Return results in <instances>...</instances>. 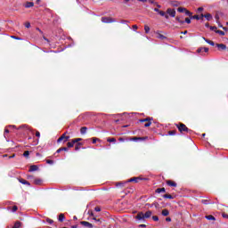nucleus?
<instances>
[{
    "label": "nucleus",
    "instance_id": "f257e3e1",
    "mask_svg": "<svg viewBox=\"0 0 228 228\" xmlns=\"http://www.w3.org/2000/svg\"><path fill=\"white\" fill-rule=\"evenodd\" d=\"M151 216H152V211L151 210H148L145 214L143 212H139L135 216V220H138V222H145V219L151 218Z\"/></svg>",
    "mask_w": 228,
    "mask_h": 228
},
{
    "label": "nucleus",
    "instance_id": "f03ea898",
    "mask_svg": "<svg viewBox=\"0 0 228 228\" xmlns=\"http://www.w3.org/2000/svg\"><path fill=\"white\" fill-rule=\"evenodd\" d=\"M175 127H177L179 133H181V134H186V133H189V134H191V133H193V131H191V129L188 128V126H186V125H184V123H177L175 124Z\"/></svg>",
    "mask_w": 228,
    "mask_h": 228
},
{
    "label": "nucleus",
    "instance_id": "7ed1b4c3",
    "mask_svg": "<svg viewBox=\"0 0 228 228\" xmlns=\"http://www.w3.org/2000/svg\"><path fill=\"white\" fill-rule=\"evenodd\" d=\"M152 120H154L153 118H142V119H139V122L141 124H143V123H146L147 124H144V127H151V126H152Z\"/></svg>",
    "mask_w": 228,
    "mask_h": 228
},
{
    "label": "nucleus",
    "instance_id": "20e7f679",
    "mask_svg": "<svg viewBox=\"0 0 228 228\" xmlns=\"http://www.w3.org/2000/svg\"><path fill=\"white\" fill-rule=\"evenodd\" d=\"M145 140H149V137L144 136V137H130L129 138L130 142H145Z\"/></svg>",
    "mask_w": 228,
    "mask_h": 228
},
{
    "label": "nucleus",
    "instance_id": "39448f33",
    "mask_svg": "<svg viewBox=\"0 0 228 228\" xmlns=\"http://www.w3.org/2000/svg\"><path fill=\"white\" fill-rule=\"evenodd\" d=\"M102 22L104 24H111V22H115V20H113L111 17H102Z\"/></svg>",
    "mask_w": 228,
    "mask_h": 228
},
{
    "label": "nucleus",
    "instance_id": "423d86ee",
    "mask_svg": "<svg viewBox=\"0 0 228 228\" xmlns=\"http://www.w3.org/2000/svg\"><path fill=\"white\" fill-rule=\"evenodd\" d=\"M81 225H84V227H88V228H94V224L92 223H89L87 221H82L80 222Z\"/></svg>",
    "mask_w": 228,
    "mask_h": 228
},
{
    "label": "nucleus",
    "instance_id": "0eeeda50",
    "mask_svg": "<svg viewBox=\"0 0 228 228\" xmlns=\"http://www.w3.org/2000/svg\"><path fill=\"white\" fill-rule=\"evenodd\" d=\"M167 186H171L173 188H177V183L172 180H167L166 181Z\"/></svg>",
    "mask_w": 228,
    "mask_h": 228
},
{
    "label": "nucleus",
    "instance_id": "6e6552de",
    "mask_svg": "<svg viewBox=\"0 0 228 228\" xmlns=\"http://www.w3.org/2000/svg\"><path fill=\"white\" fill-rule=\"evenodd\" d=\"M140 181H143L142 177H133L128 180V183H139Z\"/></svg>",
    "mask_w": 228,
    "mask_h": 228
},
{
    "label": "nucleus",
    "instance_id": "1a4fd4ad",
    "mask_svg": "<svg viewBox=\"0 0 228 228\" xmlns=\"http://www.w3.org/2000/svg\"><path fill=\"white\" fill-rule=\"evenodd\" d=\"M167 13H168V15H170V17H175V9L168 8L167 10Z\"/></svg>",
    "mask_w": 228,
    "mask_h": 228
},
{
    "label": "nucleus",
    "instance_id": "9d476101",
    "mask_svg": "<svg viewBox=\"0 0 228 228\" xmlns=\"http://www.w3.org/2000/svg\"><path fill=\"white\" fill-rule=\"evenodd\" d=\"M207 19V20H211L213 19V16L211 13H207V14H201V19Z\"/></svg>",
    "mask_w": 228,
    "mask_h": 228
},
{
    "label": "nucleus",
    "instance_id": "9b49d317",
    "mask_svg": "<svg viewBox=\"0 0 228 228\" xmlns=\"http://www.w3.org/2000/svg\"><path fill=\"white\" fill-rule=\"evenodd\" d=\"M156 37L157 38H159V40H167V37H165L163 34H161L160 32H157L156 33Z\"/></svg>",
    "mask_w": 228,
    "mask_h": 228
},
{
    "label": "nucleus",
    "instance_id": "f8f14e48",
    "mask_svg": "<svg viewBox=\"0 0 228 228\" xmlns=\"http://www.w3.org/2000/svg\"><path fill=\"white\" fill-rule=\"evenodd\" d=\"M216 47H218V49H221V51H225V49H227V45H225L224 44H216Z\"/></svg>",
    "mask_w": 228,
    "mask_h": 228
},
{
    "label": "nucleus",
    "instance_id": "ddd939ff",
    "mask_svg": "<svg viewBox=\"0 0 228 228\" xmlns=\"http://www.w3.org/2000/svg\"><path fill=\"white\" fill-rule=\"evenodd\" d=\"M67 134V132H65L64 134H61V137H59V139L57 140V143H60L61 142H65V136Z\"/></svg>",
    "mask_w": 228,
    "mask_h": 228
},
{
    "label": "nucleus",
    "instance_id": "4468645a",
    "mask_svg": "<svg viewBox=\"0 0 228 228\" xmlns=\"http://www.w3.org/2000/svg\"><path fill=\"white\" fill-rule=\"evenodd\" d=\"M37 170H38V166L32 165V166H30L28 172H37Z\"/></svg>",
    "mask_w": 228,
    "mask_h": 228
},
{
    "label": "nucleus",
    "instance_id": "2eb2a0df",
    "mask_svg": "<svg viewBox=\"0 0 228 228\" xmlns=\"http://www.w3.org/2000/svg\"><path fill=\"white\" fill-rule=\"evenodd\" d=\"M19 182L21 183V184H27V186H30L31 183H29V182H28L27 180H25L24 178H20L19 179Z\"/></svg>",
    "mask_w": 228,
    "mask_h": 228
},
{
    "label": "nucleus",
    "instance_id": "dca6fc26",
    "mask_svg": "<svg viewBox=\"0 0 228 228\" xmlns=\"http://www.w3.org/2000/svg\"><path fill=\"white\" fill-rule=\"evenodd\" d=\"M65 151V152H67L68 151H69V148H67V147H61V148H59L57 151H56V153L57 154H60V152H61V151Z\"/></svg>",
    "mask_w": 228,
    "mask_h": 228
},
{
    "label": "nucleus",
    "instance_id": "f3484780",
    "mask_svg": "<svg viewBox=\"0 0 228 228\" xmlns=\"http://www.w3.org/2000/svg\"><path fill=\"white\" fill-rule=\"evenodd\" d=\"M43 180L40 178H36L34 179V184H37V186H40V184H42Z\"/></svg>",
    "mask_w": 228,
    "mask_h": 228
},
{
    "label": "nucleus",
    "instance_id": "a211bd4d",
    "mask_svg": "<svg viewBox=\"0 0 228 228\" xmlns=\"http://www.w3.org/2000/svg\"><path fill=\"white\" fill-rule=\"evenodd\" d=\"M33 6H35V3L33 2H27L25 4V8H33Z\"/></svg>",
    "mask_w": 228,
    "mask_h": 228
},
{
    "label": "nucleus",
    "instance_id": "6ab92c4d",
    "mask_svg": "<svg viewBox=\"0 0 228 228\" xmlns=\"http://www.w3.org/2000/svg\"><path fill=\"white\" fill-rule=\"evenodd\" d=\"M165 191H167V190L163 187V188H158L155 191V193H165Z\"/></svg>",
    "mask_w": 228,
    "mask_h": 228
},
{
    "label": "nucleus",
    "instance_id": "aec40b11",
    "mask_svg": "<svg viewBox=\"0 0 228 228\" xmlns=\"http://www.w3.org/2000/svg\"><path fill=\"white\" fill-rule=\"evenodd\" d=\"M86 131H88V127H86V126H82L80 128L81 134H86Z\"/></svg>",
    "mask_w": 228,
    "mask_h": 228
},
{
    "label": "nucleus",
    "instance_id": "412c9836",
    "mask_svg": "<svg viewBox=\"0 0 228 228\" xmlns=\"http://www.w3.org/2000/svg\"><path fill=\"white\" fill-rule=\"evenodd\" d=\"M191 19H195L196 20H203L202 14H200V16L199 15L191 16Z\"/></svg>",
    "mask_w": 228,
    "mask_h": 228
},
{
    "label": "nucleus",
    "instance_id": "4be33fe9",
    "mask_svg": "<svg viewBox=\"0 0 228 228\" xmlns=\"http://www.w3.org/2000/svg\"><path fill=\"white\" fill-rule=\"evenodd\" d=\"M75 143H76V142H74V139H72L71 142H69L67 143V147H68L69 149H70V148L74 147V144H75Z\"/></svg>",
    "mask_w": 228,
    "mask_h": 228
},
{
    "label": "nucleus",
    "instance_id": "5701e85b",
    "mask_svg": "<svg viewBox=\"0 0 228 228\" xmlns=\"http://www.w3.org/2000/svg\"><path fill=\"white\" fill-rule=\"evenodd\" d=\"M170 215V211L168 209H163L162 210V216H168Z\"/></svg>",
    "mask_w": 228,
    "mask_h": 228
},
{
    "label": "nucleus",
    "instance_id": "b1692460",
    "mask_svg": "<svg viewBox=\"0 0 228 228\" xmlns=\"http://www.w3.org/2000/svg\"><path fill=\"white\" fill-rule=\"evenodd\" d=\"M203 40H205V42H207V44H209V45H212V46L215 45V42H213L209 39H206V37H203Z\"/></svg>",
    "mask_w": 228,
    "mask_h": 228
},
{
    "label": "nucleus",
    "instance_id": "393cba45",
    "mask_svg": "<svg viewBox=\"0 0 228 228\" xmlns=\"http://www.w3.org/2000/svg\"><path fill=\"white\" fill-rule=\"evenodd\" d=\"M20 225H22V224L20 223V221H17L14 225L12 226V228H20Z\"/></svg>",
    "mask_w": 228,
    "mask_h": 228
},
{
    "label": "nucleus",
    "instance_id": "a878e982",
    "mask_svg": "<svg viewBox=\"0 0 228 228\" xmlns=\"http://www.w3.org/2000/svg\"><path fill=\"white\" fill-rule=\"evenodd\" d=\"M159 14H160L161 17H165V19H168V15L163 11H159Z\"/></svg>",
    "mask_w": 228,
    "mask_h": 228
},
{
    "label": "nucleus",
    "instance_id": "bb28decb",
    "mask_svg": "<svg viewBox=\"0 0 228 228\" xmlns=\"http://www.w3.org/2000/svg\"><path fill=\"white\" fill-rule=\"evenodd\" d=\"M81 145H83V143L81 142H77L75 145V151H79L81 149Z\"/></svg>",
    "mask_w": 228,
    "mask_h": 228
},
{
    "label": "nucleus",
    "instance_id": "cd10ccee",
    "mask_svg": "<svg viewBox=\"0 0 228 228\" xmlns=\"http://www.w3.org/2000/svg\"><path fill=\"white\" fill-rule=\"evenodd\" d=\"M205 218H207V220H213V221L216 220V218H215V216L211 215L206 216Z\"/></svg>",
    "mask_w": 228,
    "mask_h": 228
},
{
    "label": "nucleus",
    "instance_id": "c85d7f7f",
    "mask_svg": "<svg viewBox=\"0 0 228 228\" xmlns=\"http://www.w3.org/2000/svg\"><path fill=\"white\" fill-rule=\"evenodd\" d=\"M107 142H109L110 143L115 142H117V139H115V137H109L107 138Z\"/></svg>",
    "mask_w": 228,
    "mask_h": 228
},
{
    "label": "nucleus",
    "instance_id": "c756f323",
    "mask_svg": "<svg viewBox=\"0 0 228 228\" xmlns=\"http://www.w3.org/2000/svg\"><path fill=\"white\" fill-rule=\"evenodd\" d=\"M65 220V215L64 214H60L59 215V222H63Z\"/></svg>",
    "mask_w": 228,
    "mask_h": 228
},
{
    "label": "nucleus",
    "instance_id": "7c9ffc66",
    "mask_svg": "<svg viewBox=\"0 0 228 228\" xmlns=\"http://www.w3.org/2000/svg\"><path fill=\"white\" fill-rule=\"evenodd\" d=\"M176 133H177V131L171 130V131L168 132V134H169V136H175Z\"/></svg>",
    "mask_w": 228,
    "mask_h": 228
},
{
    "label": "nucleus",
    "instance_id": "2f4dec72",
    "mask_svg": "<svg viewBox=\"0 0 228 228\" xmlns=\"http://www.w3.org/2000/svg\"><path fill=\"white\" fill-rule=\"evenodd\" d=\"M177 12H179L180 13H183V12H186V8H184V7H178Z\"/></svg>",
    "mask_w": 228,
    "mask_h": 228
},
{
    "label": "nucleus",
    "instance_id": "473e14b6",
    "mask_svg": "<svg viewBox=\"0 0 228 228\" xmlns=\"http://www.w3.org/2000/svg\"><path fill=\"white\" fill-rule=\"evenodd\" d=\"M216 33H217L218 35H220L221 37H225V32L222 31V30H216Z\"/></svg>",
    "mask_w": 228,
    "mask_h": 228
},
{
    "label": "nucleus",
    "instance_id": "72a5a7b5",
    "mask_svg": "<svg viewBox=\"0 0 228 228\" xmlns=\"http://www.w3.org/2000/svg\"><path fill=\"white\" fill-rule=\"evenodd\" d=\"M164 199H174V196H172V194H165L163 196Z\"/></svg>",
    "mask_w": 228,
    "mask_h": 228
},
{
    "label": "nucleus",
    "instance_id": "f704fd0d",
    "mask_svg": "<svg viewBox=\"0 0 228 228\" xmlns=\"http://www.w3.org/2000/svg\"><path fill=\"white\" fill-rule=\"evenodd\" d=\"M175 20H177V22H179L180 24H184V21L181 20V17L177 16L175 18Z\"/></svg>",
    "mask_w": 228,
    "mask_h": 228
},
{
    "label": "nucleus",
    "instance_id": "c9c22d12",
    "mask_svg": "<svg viewBox=\"0 0 228 228\" xmlns=\"http://www.w3.org/2000/svg\"><path fill=\"white\" fill-rule=\"evenodd\" d=\"M23 156L24 158H29V151H25Z\"/></svg>",
    "mask_w": 228,
    "mask_h": 228
},
{
    "label": "nucleus",
    "instance_id": "e433bc0d",
    "mask_svg": "<svg viewBox=\"0 0 228 228\" xmlns=\"http://www.w3.org/2000/svg\"><path fill=\"white\" fill-rule=\"evenodd\" d=\"M144 31H145V33H149V31H151V28L148 25H145Z\"/></svg>",
    "mask_w": 228,
    "mask_h": 228
},
{
    "label": "nucleus",
    "instance_id": "4c0bfd02",
    "mask_svg": "<svg viewBox=\"0 0 228 228\" xmlns=\"http://www.w3.org/2000/svg\"><path fill=\"white\" fill-rule=\"evenodd\" d=\"M201 204H205V206H208V204H209V200H202Z\"/></svg>",
    "mask_w": 228,
    "mask_h": 228
},
{
    "label": "nucleus",
    "instance_id": "58836bf2",
    "mask_svg": "<svg viewBox=\"0 0 228 228\" xmlns=\"http://www.w3.org/2000/svg\"><path fill=\"white\" fill-rule=\"evenodd\" d=\"M46 163H47L48 165H54V160L46 159Z\"/></svg>",
    "mask_w": 228,
    "mask_h": 228
},
{
    "label": "nucleus",
    "instance_id": "ea45409f",
    "mask_svg": "<svg viewBox=\"0 0 228 228\" xmlns=\"http://www.w3.org/2000/svg\"><path fill=\"white\" fill-rule=\"evenodd\" d=\"M83 139L81 138H76V139H73V142H75V143H79V142H81Z\"/></svg>",
    "mask_w": 228,
    "mask_h": 228
},
{
    "label": "nucleus",
    "instance_id": "a19ab883",
    "mask_svg": "<svg viewBox=\"0 0 228 228\" xmlns=\"http://www.w3.org/2000/svg\"><path fill=\"white\" fill-rule=\"evenodd\" d=\"M152 220H153L154 222H158V221L159 220V217H158V216H152Z\"/></svg>",
    "mask_w": 228,
    "mask_h": 228
},
{
    "label": "nucleus",
    "instance_id": "79ce46f5",
    "mask_svg": "<svg viewBox=\"0 0 228 228\" xmlns=\"http://www.w3.org/2000/svg\"><path fill=\"white\" fill-rule=\"evenodd\" d=\"M47 224H54V221L51 218L46 219Z\"/></svg>",
    "mask_w": 228,
    "mask_h": 228
},
{
    "label": "nucleus",
    "instance_id": "37998d69",
    "mask_svg": "<svg viewBox=\"0 0 228 228\" xmlns=\"http://www.w3.org/2000/svg\"><path fill=\"white\" fill-rule=\"evenodd\" d=\"M185 14L188 15L189 17H191L192 15L191 12L188 11L187 9L185 11Z\"/></svg>",
    "mask_w": 228,
    "mask_h": 228
},
{
    "label": "nucleus",
    "instance_id": "c03bdc74",
    "mask_svg": "<svg viewBox=\"0 0 228 228\" xmlns=\"http://www.w3.org/2000/svg\"><path fill=\"white\" fill-rule=\"evenodd\" d=\"M209 28L211 29V31H218V29H216V27L210 26Z\"/></svg>",
    "mask_w": 228,
    "mask_h": 228
},
{
    "label": "nucleus",
    "instance_id": "a18cd8bd",
    "mask_svg": "<svg viewBox=\"0 0 228 228\" xmlns=\"http://www.w3.org/2000/svg\"><path fill=\"white\" fill-rule=\"evenodd\" d=\"M185 22L187 24H191V20L190 18H185Z\"/></svg>",
    "mask_w": 228,
    "mask_h": 228
},
{
    "label": "nucleus",
    "instance_id": "49530a36",
    "mask_svg": "<svg viewBox=\"0 0 228 228\" xmlns=\"http://www.w3.org/2000/svg\"><path fill=\"white\" fill-rule=\"evenodd\" d=\"M96 223L98 224V225H101L102 224V219L101 218L97 219Z\"/></svg>",
    "mask_w": 228,
    "mask_h": 228
},
{
    "label": "nucleus",
    "instance_id": "de8ad7c7",
    "mask_svg": "<svg viewBox=\"0 0 228 228\" xmlns=\"http://www.w3.org/2000/svg\"><path fill=\"white\" fill-rule=\"evenodd\" d=\"M17 209H19V208L17 206H13L12 207V213H15V211H17Z\"/></svg>",
    "mask_w": 228,
    "mask_h": 228
},
{
    "label": "nucleus",
    "instance_id": "09e8293b",
    "mask_svg": "<svg viewBox=\"0 0 228 228\" xmlns=\"http://www.w3.org/2000/svg\"><path fill=\"white\" fill-rule=\"evenodd\" d=\"M94 211H96L97 213H99L101 211V207H95L94 208Z\"/></svg>",
    "mask_w": 228,
    "mask_h": 228
},
{
    "label": "nucleus",
    "instance_id": "8fccbe9b",
    "mask_svg": "<svg viewBox=\"0 0 228 228\" xmlns=\"http://www.w3.org/2000/svg\"><path fill=\"white\" fill-rule=\"evenodd\" d=\"M25 27L28 28H31V23L29 22L25 23Z\"/></svg>",
    "mask_w": 228,
    "mask_h": 228
},
{
    "label": "nucleus",
    "instance_id": "3c124183",
    "mask_svg": "<svg viewBox=\"0 0 228 228\" xmlns=\"http://www.w3.org/2000/svg\"><path fill=\"white\" fill-rule=\"evenodd\" d=\"M11 38H13L14 40H20V37H17V36H12Z\"/></svg>",
    "mask_w": 228,
    "mask_h": 228
},
{
    "label": "nucleus",
    "instance_id": "603ef678",
    "mask_svg": "<svg viewBox=\"0 0 228 228\" xmlns=\"http://www.w3.org/2000/svg\"><path fill=\"white\" fill-rule=\"evenodd\" d=\"M70 139V136H69V135H65V140H64V142H69V140Z\"/></svg>",
    "mask_w": 228,
    "mask_h": 228
},
{
    "label": "nucleus",
    "instance_id": "864d4df0",
    "mask_svg": "<svg viewBox=\"0 0 228 228\" xmlns=\"http://www.w3.org/2000/svg\"><path fill=\"white\" fill-rule=\"evenodd\" d=\"M203 51H204V53H208V52H209V48H208V47H203Z\"/></svg>",
    "mask_w": 228,
    "mask_h": 228
},
{
    "label": "nucleus",
    "instance_id": "5fc2aeb1",
    "mask_svg": "<svg viewBox=\"0 0 228 228\" xmlns=\"http://www.w3.org/2000/svg\"><path fill=\"white\" fill-rule=\"evenodd\" d=\"M36 136H37V138H40V133L38 132V130L36 131Z\"/></svg>",
    "mask_w": 228,
    "mask_h": 228
},
{
    "label": "nucleus",
    "instance_id": "6e6d98bb",
    "mask_svg": "<svg viewBox=\"0 0 228 228\" xmlns=\"http://www.w3.org/2000/svg\"><path fill=\"white\" fill-rule=\"evenodd\" d=\"M202 51H204V48H203V47L198 48L197 53H202Z\"/></svg>",
    "mask_w": 228,
    "mask_h": 228
},
{
    "label": "nucleus",
    "instance_id": "4d7b16f0",
    "mask_svg": "<svg viewBox=\"0 0 228 228\" xmlns=\"http://www.w3.org/2000/svg\"><path fill=\"white\" fill-rule=\"evenodd\" d=\"M198 12H204V7H199V8H198Z\"/></svg>",
    "mask_w": 228,
    "mask_h": 228
},
{
    "label": "nucleus",
    "instance_id": "13d9d810",
    "mask_svg": "<svg viewBox=\"0 0 228 228\" xmlns=\"http://www.w3.org/2000/svg\"><path fill=\"white\" fill-rule=\"evenodd\" d=\"M118 142H126V139H124V137H119Z\"/></svg>",
    "mask_w": 228,
    "mask_h": 228
},
{
    "label": "nucleus",
    "instance_id": "bf43d9fd",
    "mask_svg": "<svg viewBox=\"0 0 228 228\" xmlns=\"http://www.w3.org/2000/svg\"><path fill=\"white\" fill-rule=\"evenodd\" d=\"M223 218H228V215L226 213H223Z\"/></svg>",
    "mask_w": 228,
    "mask_h": 228
},
{
    "label": "nucleus",
    "instance_id": "052dcab7",
    "mask_svg": "<svg viewBox=\"0 0 228 228\" xmlns=\"http://www.w3.org/2000/svg\"><path fill=\"white\" fill-rule=\"evenodd\" d=\"M8 133H10V130L8 128L4 129V134H8Z\"/></svg>",
    "mask_w": 228,
    "mask_h": 228
},
{
    "label": "nucleus",
    "instance_id": "680f3d73",
    "mask_svg": "<svg viewBox=\"0 0 228 228\" xmlns=\"http://www.w3.org/2000/svg\"><path fill=\"white\" fill-rule=\"evenodd\" d=\"M116 186H124V183H118L117 184H116Z\"/></svg>",
    "mask_w": 228,
    "mask_h": 228
},
{
    "label": "nucleus",
    "instance_id": "e2e57ef3",
    "mask_svg": "<svg viewBox=\"0 0 228 228\" xmlns=\"http://www.w3.org/2000/svg\"><path fill=\"white\" fill-rule=\"evenodd\" d=\"M166 222H172V218L167 217V218H166Z\"/></svg>",
    "mask_w": 228,
    "mask_h": 228
},
{
    "label": "nucleus",
    "instance_id": "0e129e2a",
    "mask_svg": "<svg viewBox=\"0 0 228 228\" xmlns=\"http://www.w3.org/2000/svg\"><path fill=\"white\" fill-rule=\"evenodd\" d=\"M97 138H93V143H97Z\"/></svg>",
    "mask_w": 228,
    "mask_h": 228
},
{
    "label": "nucleus",
    "instance_id": "69168bd1",
    "mask_svg": "<svg viewBox=\"0 0 228 228\" xmlns=\"http://www.w3.org/2000/svg\"><path fill=\"white\" fill-rule=\"evenodd\" d=\"M139 227L143 228V227H147V225L146 224H139Z\"/></svg>",
    "mask_w": 228,
    "mask_h": 228
},
{
    "label": "nucleus",
    "instance_id": "338daca9",
    "mask_svg": "<svg viewBox=\"0 0 228 228\" xmlns=\"http://www.w3.org/2000/svg\"><path fill=\"white\" fill-rule=\"evenodd\" d=\"M133 29H138V26L137 25H133Z\"/></svg>",
    "mask_w": 228,
    "mask_h": 228
},
{
    "label": "nucleus",
    "instance_id": "774afa93",
    "mask_svg": "<svg viewBox=\"0 0 228 228\" xmlns=\"http://www.w3.org/2000/svg\"><path fill=\"white\" fill-rule=\"evenodd\" d=\"M224 31H228V28L227 27H223Z\"/></svg>",
    "mask_w": 228,
    "mask_h": 228
}]
</instances>
